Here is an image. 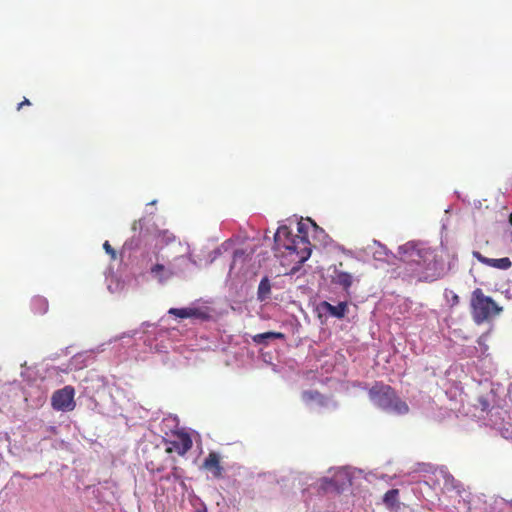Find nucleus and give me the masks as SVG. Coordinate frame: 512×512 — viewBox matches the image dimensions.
Listing matches in <instances>:
<instances>
[{"label":"nucleus","instance_id":"nucleus-2","mask_svg":"<svg viewBox=\"0 0 512 512\" xmlns=\"http://www.w3.org/2000/svg\"><path fill=\"white\" fill-rule=\"evenodd\" d=\"M369 398L376 406L388 412L403 415L409 411L407 403L397 397L395 390L382 382H376L369 389Z\"/></svg>","mask_w":512,"mask_h":512},{"label":"nucleus","instance_id":"nucleus-14","mask_svg":"<svg viewBox=\"0 0 512 512\" xmlns=\"http://www.w3.org/2000/svg\"><path fill=\"white\" fill-rule=\"evenodd\" d=\"M48 301L43 296L37 295L31 299V309L35 315H43L48 311Z\"/></svg>","mask_w":512,"mask_h":512},{"label":"nucleus","instance_id":"nucleus-24","mask_svg":"<svg viewBox=\"0 0 512 512\" xmlns=\"http://www.w3.org/2000/svg\"><path fill=\"white\" fill-rule=\"evenodd\" d=\"M298 269H299V266L298 267H293L292 268V272L295 273Z\"/></svg>","mask_w":512,"mask_h":512},{"label":"nucleus","instance_id":"nucleus-17","mask_svg":"<svg viewBox=\"0 0 512 512\" xmlns=\"http://www.w3.org/2000/svg\"><path fill=\"white\" fill-rule=\"evenodd\" d=\"M270 292H271L270 281L267 277H264L261 279L259 286H258V291H257L258 300L264 301L266 298H268Z\"/></svg>","mask_w":512,"mask_h":512},{"label":"nucleus","instance_id":"nucleus-23","mask_svg":"<svg viewBox=\"0 0 512 512\" xmlns=\"http://www.w3.org/2000/svg\"><path fill=\"white\" fill-rule=\"evenodd\" d=\"M244 252L243 251H235L234 252V259H236L238 256H243Z\"/></svg>","mask_w":512,"mask_h":512},{"label":"nucleus","instance_id":"nucleus-20","mask_svg":"<svg viewBox=\"0 0 512 512\" xmlns=\"http://www.w3.org/2000/svg\"><path fill=\"white\" fill-rule=\"evenodd\" d=\"M302 397L304 400H314L320 397V393L318 391H304Z\"/></svg>","mask_w":512,"mask_h":512},{"label":"nucleus","instance_id":"nucleus-22","mask_svg":"<svg viewBox=\"0 0 512 512\" xmlns=\"http://www.w3.org/2000/svg\"><path fill=\"white\" fill-rule=\"evenodd\" d=\"M30 105H31V102L29 101V99L24 98V100L18 104L17 110H20L23 106H30Z\"/></svg>","mask_w":512,"mask_h":512},{"label":"nucleus","instance_id":"nucleus-19","mask_svg":"<svg viewBox=\"0 0 512 512\" xmlns=\"http://www.w3.org/2000/svg\"><path fill=\"white\" fill-rule=\"evenodd\" d=\"M103 249L105 250V252H106L107 254H109V255H110V257H111V259H112V260H115V259H116V257H117L116 251H115V249L110 245L109 241H105V242L103 243Z\"/></svg>","mask_w":512,"mask_h":512},{"label":"nucleus","instance_id":"nucleus-3","mask_svg":"<svg viewBox=\"0 0 512 512\" xmlns=\"http://www.w3.org/2000/svg\"><path fill=\"white\" fill-rule=\"evenodd\" d=\"M503 307L498 305L490 296L484 294L481 288H476L471 293L470 312L473 321L483 324L501 314Z\"/></svg>","mask_w":512,"mask_h":512},{"label":"nucleus","instance_id":"nucleus-25","mask_svg":"<svg viewBox=\"0 0 512 512\" xmlns=\"http://www.w3.org/2000/svg\"><path fill=\"white\" fill-rule=\"evenodd\" d=\"M453 300H455L456 302H458V296H457V295H455V296L453 297Z\"/></svg>","mask_w":512,"mask_h":512},{"label":"nucleus","instance_id":"nucleus-1","mask_svg":"<svg viewBox=\"0 0 512 512\" xmlns=\"http://www.w3.org/2000/svg\"><path fill=\"white\" fill-rule=\"evenodd\" d=\"M308 226L299 222L297 225L298 234L293 235L289 227L280 226L274 235V249L283 255L293 257V261L302 265L309 259L312 252V245L307 236Z\"/></svg>","mask_w":512,"mask_h":512},{"label":"nucleus","instance_id":"nucleus-12","mask_svg":"<svg viewBox=\"0 0 512 512\" xmlns=\"http://www.w3.org/2000/svg\"><path fill=\"white\" fill-rule=\"evenodd\" d=\"M332 282L341 286L345 291H348L353 283V277L348 272L335 270L332 276Z\"/></svg>","mask_w":512,"mask_h":512},{"label":"nucleus","instance_id":"nucleus-15","mask_svg":"<svg viewBox=\"0 0 512 512\" xmlns=\"http://www.w3.org/2000/svg\"><path fill=\"white\" fill-rule=\"evenodd\" d=\"M285 335L281 332H265L256 334L252 337V340L256 344H267L271 339H284Z\"/></svg>","mask_w":512,"mask_h":512},{"label":"nucleus","instance_id":"nucleus-27","mask_svg":"<svg viewBox=\"0 0 512 512\" xmlns=\"http://www.w3.org/2000/svg\"><path fill=\"white\" fill-rule=\"evenodd\" d=\"M509 221H510V223L512 225V213L510 214Z\"/></svg>","mask_w":512,"mask_h":512},{"label":"nucleus","instance_id":"nucleus-5","mask_svg":"<svg viewBox=\"0 0 512 512\" xmlns=\"http://www.w3.org/2000/svg\"><path fill=\"white\" fill-rule=\"evenodd\" d=\"M146 468L152 472H162L166 469L170 456L166 450L159 446H152L151 450L144 451Z\"/></svg>","mask_w":512,"mask_h":512},{"label":"nucleus","instance_id":"nucleus-4","mask_svg":"<svg viewBox=\"0 0 512 512\" xmlns=\"http://www.w3.org/2000/svg\"><path fill=\"white\" fill-rule=\"evenodd\" d=\"M411 270L419 281L424 282H433L442 278L445 274L444 264L437 259L433 250L424 255V262L421 267L411 268Z\"/></svg>","mask_w":512,"mask_h":512},{"label":"nucleus","instance_id":"nucleus-11","mask_svg":"<svg viewBox=\"0 0 512 512\" xmlns=\"http://www.w3.org/2000/svg\"><path fill=\"white\" fill-rule=\"evenodd\" d=\"M473 257L480 263L499 270H508L512 266V261L508 257L493 259L482 255L479 251H473Z\"/></svg>","mask_w":512,"mask_h":512},{"label":"nucleus","instance_id":"nucleus-7","mask_svg":"<svg viewBox=\"0 0 512 512\" xmlns=\"http://www.w3.org/2000/svg\"><path fill=\"white\" fill-rule=\"evenodd\" d=\"M74 395V388L72 386H65L53 393L51 405L57 411H72L76 406Z\"/></svg>","mask_w":512,"mask_h":512},{"label":"nucleus","instance_id":"nucleus-6","mask_svg":"<svg viewBox=\"0 0 512 512\" xmlns=\"http://www.w3.org/2000/svg\"><path fill=\"white\" fill-rule=\"evenodd\" d=\"M431 249L419 247L417 244L408 242L399 248L401 259L415 267H421L424 262V255L430 253Z\"/></svg>","mask_w":512,"mask_h":512},{"label":"nucleus","instance_id":"nucleus-9","mask_svg":"<svg viewBox=\"0 0 512 512\" xmlns=\"http://www.w3.org/2000/svg\"><path fill=\"white\" fill-rule=\"evenodd\" d=\"M202 467L209 471L216 479L223 477L224 468L221 465V457L217 452H210L205 458Z\"/></svg>","mask_w":512,"mask_h":512},{"label":"nucleus","instance_id":"nucleus-21","mask_svg":"<svg viewBox=\"0 0 512 512\" xmlns=\"http://www.w3.org/2000/svg\"><path fill=\"white\" fill-rule=\"evenodd\" d=\"M335 488L336 487V483L334 482L333 479H324L323 480V483H322V488L324 490H329L330 488Z\"/></svg>","mask_w":512,"mask_h":512},{"label":"nucleus","instance_id":"nucleus-13","mask_svg":"<svg viewBox=\"0 0 512 512\" xmlns=\"http://www.w3.org/2000/svg\"><path fill=\"white\" fill-rule=\"evenodd\" d=\"M322 308L328 312L331 316H334L336 318H343L346 315L347 312V303L346 302H340L338 305H332L329 302L324 301L321 304Z\"/></svg>","mask_w":512,"mask_h":512},{"label":"nucleus","instance_id":"nucleus-28","mask_svg":"<svg viewBox=\"0 0 512 512\" xmlns=\"http://www.w3.org/2000/svg\"><path fill=\"white\" fill-rule=\"evenodd\" d=\"M197 512H201V511H197Z\"/></svg>","mask_w":512,"mask_h":512},{"label":"nucleus","instance_id":"nucleus-18","mask_svg":"<svg viewBox=\"0 0 512 512\" xmlns=\"http://www.w3.org/2000/svg\"><path fill=\"white\" fill-rule=\"evenodd\" d=\"M398 495H399V490L398 489L388 490L384 494L383 502L385 503V505L387 507L392 508V507L395 506V504L397 502Z\"/></svg>","mask_w":512,"mask_h":512},{"label":"nucleus","instance_id":"nucleus-16","mask_svg":"<svg viewBox=\"0 0 512 512\" xmlns=\"http://www.w3.org/2000/svg\"><path fill=\"white\" fill-rule=\"evenodd\" d=\"M151 273L160 282L166 281L174 275V272L172 270L165 268V266L162 264H155L151 268Z\"/></svg>","mask_w":512,"mask_h":512},{"label":"nucleus","instance_id":"nucleus-26","mask_svg":"<svg viewBox=\"0 0 512 512\" xmlns=\"http://www.w3.org/2000/svg\"><path fill=\"white\" fill-rule=\"evenodd\" d=\"M509 221H510V223L512 225V213L510 214Z\"/></svg>","mask_w":512,"mask_h":512},{"label":"nucleus","instance_id":"nucleus-10","mask_svg":"<svg viewBox=\"0 0 512 512\" xmlns=\"http://www.w3.org/2000/svg\"><path fill=\"white\" fill-rule=\"evenodd\" d=\"M169 314L174 315L178 318H196L200 320H208L210 315L209 313L202 308H194V307H187V308H171L168 311Z\"/></svg>","mask_w":512,"mask_h":512},{"label":"nucleus","instance_id":"nucleus-8","mask_svg":"<svg viewBox=\"0 0 512 512\" xmlns=\"http://www.w3.org/2000/svg\"><path fill=\"white\" fill-rule=\"evenodd\" d=\"M174 439L167 441L169 446L165 449L168 455L176 452L180 456H184L193 446L191 436L184 431H177L173 434Z\"/></svg>","mask_w":512,"mask_h":512}]
</instances>
